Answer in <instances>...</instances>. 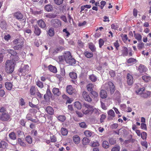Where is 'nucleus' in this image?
Segmentation results:
<instances>
[{"label":"nucleus","instance_id":"1","mask_svg":"<svg viewBox=\"0 0 151 151\" xmlns=\"http://www.w3.org/2000/svg\"><path fill=\"white\" fill-rule=\"evenodd\" d=\"M14 63L12 60H8L5 64V69L6 72L8 73H12L14 70Z\"/></svg>","mask_w":151,"mask_h":151},{"label":"nucleus","instance_id":"2","mask_svg":"<svg viewBox=\"0 0 151 151\" xmlns=\"http://www.w3.org/2000/svg\"><path fill=\"white\" fill-rule=\"evenodd\" d=\"M104 88L108 91H109L111 94H113L115 90V86L111 81L106 83L104 85Z\"/></svg>","mask_w":151,"mask_h":151},{"label":"nucleus","instance_id":"3","mask_svg":"<svg viewBox=\"0 0 151 151\" xmlns=\"http://www.w3.org/2000/svg\"><path fill=\"white\" fill-rule=\"evenodd\" d=\"M64 58L66 63L69 65H73L76 63L75 60L72 58L69 52L68 51L65 54Z\"/></svg>","mask_w":151,"mask_h":151},{"label":"nucleus","instance_id":"4","mask_svg":"<svg viewBox=\"0 0 151 151\" xmlns=\"http://www.w3.org/2000/svg\"><path fill=\"white\" fill-rule=\"evenodd\" d=\"M93 106L89 104L85 103L83 104L82 112L83 114L87 115L92 114V110Z\"/></svg>","mask_w":151,"mask_h":151},{"label":"nucleus","instance_id":"5","mask_svg":"<svg viewBox=\"0 0 151 151\" xmlns=\"http://www.w3.org/2000/svg\"><path fill=\"white\" fill-rule=\"evenodd\" d=\"M24 40L22 39H17L13 41L14 44L16 45L13 47L15 50H20L23 47L24 45Z\"/></svg>","mask_w":151,"mask_h":151},{"label":"nucleus","instance_id":"6","mask_svg":"<svg viewBox=\"0 0 151 151\" xmlns=\"http://www.w3.org/2000/svg\"><path fill=\"white\" fill-rule=\"evenodd\" d=\"M30 70V68L27 65H22L19 68V71L23 76H24L28 73Z\"/></svg>","mask_w":151,"mask_h":151},{"label":"nucleus","instance_id":"7","mask_svg":"<svg viewBox=\"0 0 151 151\" xmlns=\"http://www.w3.org/2000/svg\"><path fill=\"white\" fill-rule=\"evenodd\" d=\"M51 23L52 26L54 28H57L61 26V22L57 19H52L51 21Z\"/></svg>","mask_w":151,"mask_h":151},{"label":"nucleus","instance_id":"8","mask_svg":"<svg viewBox=\"0 0 151 151\" xmlns=\"http://www.w3.org/2000/svg\"><path fill=\"white\" fill-rule=\"evenodd\" d=\"M14 17L19 20H21L22 19L24 22H26V19H23V14L19 12H17L14 13Z\"/></svg>","mask_w":151,"mask_h":151},{"label":"nucleus","instance_id":"9","mask_svg":"<svg viewBox=\"0 0 151 151\" xmlns=\"http://www.w3.org/2000/svg\"><path fill=\"white\" fill-rule=\"evenodd\" d=\"M10 116L8 113H4L0 115V120L2 121H7L10 118Z\"/></svg>","mask_w":151,"mask_h":151},{"label":"nucleus","instance_id":"10","mask_svg":"<svg viewBox=\"0 0 151 151\" xmlns=\"http://www.w3.org/2000/svg\"><path fill=\"white\" fill-rule=\"evenodd\" d=\"M82 96L85 100L88 102L92 101V99L89 96L88 93L86 91H84L82 93Z\"/></svg>","mask_w":151,"mask_h":151},{"label":"nucleus","instance_id":"11","mask_svg":"<svg viewBox=\"0 0 151 151\" xmlns=\"http://www.w3.org/2000/svg\"><path fill=\"white\" fill-rule=\"evenodd\" d=\"M127 83L128 85H131L133 82V76L129 73H128L127 75Z\"/></svg>","mask_w":151,"mask_h":151},{"label":"nucleus","instance_id":"12","mask_svg":"<svg viewBox=\"0 0 151 151\" xmlns=\"http://www.w3.org/2000/svg\"><path fill=\"white\" fill-rule=\"evenodd\" d=\"M147 70V68L144 65L140 64L138 67V70L140 73L146 72Z\"/></svg>","mask_w":151,"mask_h":151},{"label":"nucleus","instance_id":"13","mask_svg":"<svg viewBox=\"0 0 151 151\" xmlns=\"http://www.w3.org/2000/svg\"><path fill=\"white\" fill-rule=\"evenodd\" d=\"M108 115V119L109 120H112L113 118L115 116V114L112 109H110L107 112Z\"/></svg>","mask_w":151,"mask_h":151},{"label":"nucleus","instance_id":"14","mask_svg":"<svg viewBox=\"0 0 151 151\" xmlns=\"http://www.w3.org/2000/svg\"><path fill=\"white\" fill-rule=\"evenodd\" d=\"M38 91V89L37 88L35 87L34 86H32L31 87L30 89V93L31 95L34 96L36 93V92Z\"/></svg>","mask_w":151,"mask_h":151},{"label":"nucleus","instance_id":"15","mask_svg":"<svg viewBox=\"0 0 151 151\" xmlns=\"http://www.w3.org/2000/svg\"><path fill=\"white\" fill-rule=\"evenodd\" d=\"M45 110L47 113L50 115H53L54 113V110L53 108L51 106H47L45 109Z\"/></svg>","mask_w":151,"mask_h":151},{"label":"nucleus","instance_id":"16","mask_svg":"<svg viewBox=\"0 0 151 151\" xmlns=\"http://www.w3.org/2000/svg\"><path fill=\"white\" fill-rule=\"evenodd\" d=\"M122 55L123 56H127L128 54V48L125 47H123V49L121 51Z\"/></svg>","mask_w":151,"mask_h":151},{"label":"nucleus","instance_id":"17","mask_svg":"<svg viewBox=\"0 0 151 151\" xmlns=\"http://www.w3.org/2000/svg\"><path fill=\"white\" fill-rule=\"evenodd\" d=\"M73 141L75 144H78L80 142V138L78 135H74L73 137Z\"/></svg>","mask_w":151,"mask_h":151},{"label":"nucleus","instance_id":"18","mask_svg":"<svg viewBox=\"0 0 151 151\" xmlns=\"http://www.w3.org/2000/svg\"><path fill=\"white\" fill-rule=\"evenodd\" d=\"M52 92L53 94L56 96H59L61 94V92L60 91L59 89L55 87L53 88Z\"/></svg>","mask_w":151,"mask_h":151},{"label":"nucleus","instance_id":"19","mask_svg":"<svg viewBox=\"0 0 151 151\" xmlns=\"http://www.w3.org/2000/svg\"><path fill=\"white\" fill-rule=\"evenodd\" d=\"M114 98L116 99L118 101H120L121 94L118 91H116L114 95Z\"/></svg>","mask_w":151,"mask_h":151},{"label":"nucleus","instance_id":"20","mask_svg":"<svg viewBox=\"0 0 151 151\" xmlns=\"http://www.w3.org/2000/svg\"><path fill=\"white\" fill-rule=\"evenodd\" d=\"M100 96L102 99H104L106 98L107 96L106 92L104 90H101L100 93Z\"/></svg>","mask_w":151,"mask_h":151},{"label":"nucleus","instance_id":"21","mask_svg":"<svg viewBox=\"0 0 151 151\" xmlns=\"http://www.w3.org/2000/svg\"><path fill=\"white\" fill-rule=\"evenodd\" d=\"M45 9L47 12H51L53 10V7L51 4H48L45 6Z\"/></svg>","mask_w":151,"mask_h":151},{"label":"nucleus","instance_id":"22","mask_svg":"<svg viewBox=\"0 0 151 151\" xmlns=\"http://www.w3.org/2000/svg\"><path fill=\"white\" fill-rule=\"evenodd\" d=\"M142 79L145 82L151 81V77L150 76L144 75L142 76Z\"/></svg>","mask_w":151,"mask_h":151},{"label":"nucleus","instance_id":"23","mask_svg":"<svg viewBox=\"0 0 151 151\" xmlns=\"http://www.w3.org/2000/svg\"><path fill=\"white\" fill-rule=\"evenodd\" d=\"M34 33L37 36H39L41 33L40 29L37 26H34Z\"/></svg>","mask_w":151,"mask_h":151},{"label":"nucleus","instance_id":"24","mask_svg":"<svg viewBox=\"0 0 151 151\" xmlns=\"http://www.w3.org/2000/svg\"><path fill=\"white\" fill-rule=\"evenodd\" d=\"M37 23L39 26L41 28H44L46 27L45 22L42 19L37 21Z\"/></svg>","mask_w":151,"mask_h":151},{"label":"nucleus","instance_id":"25","mask_svg":"<svg viewBox=\"0 0 151 151\" xmlns=\"http://www.w3.org/2000/svg\"><path fill=\"white\" fill-rule=\"evenodd\" d=\"M8 145L7 143L5 141H1L0 142V148L5 149L7 147Z\"/></svg>","mask_w":151,"mask_h":151},{"label":"nucleus","instance_id":"26","mask_svg":"<svg viewBox=\"0 0 151 151\" xmlns=\"http://www.w3.org/2000/svg\"><path fill=\"white\" fill-rule=\"evenodd\" d=\"M66 91L69 94H72L73 93V89L72 86L71 85L67 86L66 87Z\"/></svg>","mask_w":151,"mask_h":151},{"label":"nucleus","instance_id":"27","mask_svg":"<svg viewBox=\"0 0 151 151\" xmlns=\"http://www.w3.org/2000/svg\"><path fill=\"white\" fill-rule=\"evenodd\" d=\"M48 69L51 72L53 73H56L57 72L56 68L51 65H50L48 67Z\"/></svg>","mask_w":151,"mask_h":151},{"label":"nucleus","instance_id":"28","mask_svg":"<svg viewBox=\"0 0 151 151\" xmlns=\"http://www.w3.org/2000/svg\"><path fill=\"white\" fill-rule=\"evenodd\" d=\"M17 143L21 146L24 147L26 146V144L24 142L23 140L20 138H18Z\"/></svg>","mask_w":151,"mask_h":151},{"label":"nucleus","instance_id":"29","mask_svg":"<svg viewBox=\"0 0 151 151\" xmlns=\"http://www.w3.org/2000/svg\"><path fill=\"white\" fill-rule=\"evenodd\" d=\"M0 27L3 29H5L7 27V25L5 21H1L0 22Z\"/></svg>","mask_w":151,"mask_h":151},{"label":"nucleus","instance_id":"30","mask_svg":"<svg viewBox=\"0 0 151 151\" xmlns=\"http://www.w3.org/2000/svg\"><path fill=\"white\" fill-rule=\"evenodd\" d=\"M57 119L60 121L64 122L66 119V117L65 115H60L57 117Z\"/></svg>","mask_w":151,"mask_h":151},{"label":"nucleus","instance_id":"31","mask_svg":"<svg viewBox=\"0 0 151 151\" xmlns=\"http://www.w3.org/2000/svg\"><path fill=\"white\" fill-rule=\"evenodd\" d=\"M137 60L135 59L130 58L127 60V62L128 63L134 64L137 63Z\"/></svg>","mask_w":151,"mask_h":151},{"label":"nucleus","instance_id":"32","mask_svg":"<svg viewBox=\"0 0 151 151\" xmlns=\"http://www.w3.org/2000/svg\"><path fill=\"white\" fill-rule=\"evenodd\" d=\"M7 51L9 53L11 54V58L17 54V53L16 51L12 49H8Z\"/></svg>","mask_w":151,"mask_h":151},{"label":"nucleus","instance_id":"33","mask_svg":"<svg viewBox=\"0 0 151 151\" xmlns=\"http://www.w3.org/2000/svg\"><path fill=\"white\" fill-rule=\"evenodd\" d=\"M82 144L84 145H88L90 142L89 139L86 137H85L82 140Z\"/></svg>","mask_w":151,"mask_h":151},{"label":"nucleus","instance_id":"34","mask_svg":"<svg viewBox=\"0 0 151 151\" xmlns=\"http://www.w3.org/2000/svg\"><path fill=\"white\" fill-rule=\"evenodd\" d=\"M5 87L6 89L8 90H11L12 87V84L10 82H6L5 83Z\"/></svg>","mask_w":151,"mask_h":151},{"label":"nucleus","instance_id":"35","mask_svg":"<svg viewBox=\"0 0 151 151\" xmlns=\"http://www.w3.org/2000/svg\"><path fill=\"white\" fill-rule=\"evenodd\" d=\"M75 107L78 109H81L82 108L81 103L79 101H76L74 103Z\"/></svg>","mask_w":151,"mask_h":151},{"label":"nucleus","instance_id":"36","mask_svg":"<svg viewBox=\"0 0 151 151\" xmlns=\"http://www.w3.org/2000/svg\"><path fill=\"white\" fill-rule=\"evenodd\" d=\"M150 95V92L147 91H145L141 95L142 97L143 98H147Z\"/></svg>","mask_w":151,"mask_h":151},{"label":"nucleus","instance_id":"37","mask_svg":"<svg viewBox=\"0 0 151 151\" xmlns=\"http://www.w3.org/2000/svg\"><path fill=\"white\" fill-rule=\"evenodd\" d=\"M70 77L73 79H76L77 78V75L76 73L74 72H70L69 74Z\"/></svg>","mask_w":151,"mask_h":151},{"label":"nucleus","instance_id":"38","mask_svg":"<svg viewBox=\"0 0 151 151\" xmlns=\"http://www.w3.org/2000/svg\"><path fill=\"white\" fill-rule=\"evenodd\" d=\"M47 33L48 34L50 37H52L54 35V31L53 28H50L48 31Z\"/></svg>","mask_w":151,"mask_h":151},{"label":"nucleus","instance_id":"39","mask_svg":"<svg viewBox=\"0 0 151 151\" xmlns=\"http://www.w3.org/2000/svg\"><path fill=\"white\" fill-rule=\"evenodd\" d=\"M102 146L105 149L109 148V143L106 141H104L102 143Z\"/></svg>","mask_w":151,"mask_h":151},{"label":"nucleus","instance_id":"40","mask_svg":"<svg viewBox=\"0 0 151 151\" xmlns=\"http://www.w3.org/2000/svg\"><path fill=\"white\" fill-rule=\"evenodd\" d=\"M94 85L92 83H89L87 86V89L88 91H93V88H94Z\"/></svg>","mask_w":151,"mask_h":151},{"label":"nucleus","instance_id":"41","mask_svg":"<svg viewBox=\"0 0 151 151\" xmlns=\"http://www.w3.org/2000/svg\"><path fill=\"white\" fill-rule=\"evenodd\" d=\"M134 36L135 38L138 41H140L141 40L142 36L140 34L135 33Z\"/></svg>","mask_w":151,"mask_h":151},{"label":"nucleus","instance_id":"42","mask_svg":"<svg viewBox=\"0 0 151 151\" xmlns=\"http://www.w3.org/2000/svg\"><path fill=\"white\" fill-rule=\"evenodd\" d=\"M145 91V88L144 87H143L141 88H140L136 91V92L137 94H138L140 95L141 96L142 93H143V92Z\"/></svg>","mask_w":151,"mask_h":151},{"label":"nucleus","instance_id":"43","mask_svg":"<svg viewBox=\"0 0 151 151\" xmlns=\"http://www.w3.org/2000/svg\"><path fill=\"white\" fill-rule=\"evenodd\" d=\"M9 138L12 140H15L16 139V136L14 132H12L9 134Z\"/></svg>","mask_w":151,"mask_h":151},{"label":"nucleus","instance_id":"44","mask_svg":"<svg viewBox=\"0 0 151 151\" xmlns=\"http://www.w3.org/2000/svg\"><path fill=\"white\" fill-rule=\"evenodd\" d=\"M84 134L87 137H90L91 136L92 132L91 131L89 130H87L84 131Z\"/></svg>","mask_w":151,"mask_h":151},{"label":"nucleus","instance_id":"45","mask_svg":"<svg viewBox=\"0 0 151 151\" xmlns=\"http://www.w3.org/2000/svg\"><path fill=\"white\" fill-rule=\"evenodd\" d=\"M56 16L57 15L53 13H49L45 15V17L47 18L50 19L55 18Z\"/></svg>","mask_w":151,"mask_h":151},{"label":"nucleus","instance_id":"46","mask_svg":"<svg viewBox=\"0 0 151 151\" xmlns=\"http://www.w3.org/2000/svg\"><path fill=\"white\" fill-rule=\"evenodd\" d=\"M85 56L88 58H90L93 57V54L91 52H89L88 51L85 52L84 53Z\"/></svg>","mask_w":151,"mask_h":151},{"label":"nucleus","instance_id":"47","mask_svg":"<svg viewBox=\"0 0 151 151\" xmlns=\"http://www.w3.org/2000/svg\"><path fill=\"white\" fill-rule=\"evenodd\" d=\"M61 133L62 135L65 136L67 134L68 131L66 129L62 128L61 129Z\"/></svg>","mask_w":151,"mask_h":151},{"label":"nucleus","instance_id":"48","mask_svg":"<svg viewBox=\"0 0 151 151\" xmlns=\"http://www.w3.org/2000/svg\"><path fill=\"white\" fill-rule=\"evenodd\" d=\"M91 96L93 98L97 97L98 96L97 92L95 91H91Z\"/></svg>","mask_w":151,"mask_h":151},{"label":"nucleus","instance_id":"49","mask_svg":"<svg viewBox=\"0 0 151 151\" xmlns=\"http://www.w3.org/2000/svg\"><path fill=\"white\" fill-rule=\"evenodd\" d=\"M25 139L26 141L29 144H31L32 142V139L31 137L29 136H27L26 137Z\"/></svg>","mask_w":151,"mask_h":151},{"label":"nucleus","instance_id":"50","mask_svg":"<svg viewBox=\"0 0 151 151\" xmlns=\"http://www.w3.org/2000/svg\"><path fill=\"white\" fill-rule=\"evenodd\" d=\"M109 143L111 145L115 144L116 143V140L113 138H110L109 139Z\"/></svg>","mask_w":151,"mask_h":151},{"label":"nucleus","instance_id":"51","mask_svg":"<svg viewBox=\"0 0 151 151\" xmlns=\"http://www.w3.org/2000/svg\"><path fill=\"white\" fill-rule=\"evenodd\" d=\"M36 85L38 87L41 88H42L43 87V83L39 80H38L36 82Z\"/></svg>","mask_w":151,"mask_h":151},{"label":"nucleus","instance_id":"52","mask_svg":"<svg viewBox=\"0 0 151 151\" xmlns=\"http://www.w3.org/2000/svg\"><path fill=\"white\" fill-rule=\"evenodd\" d=\"M137 47L139 50H141L144 47V43L142 42L138 43L137 45Z\"/></svg>","mask_w":151,"mask_h":151},{"label":"nucleus","instance_id":"53","mask_svg":"<svg viewBox=\"0 0 151 151\" xmlns=\"http://www.w3.org/2000/svg\"><path fill=\"white\" fill-rule=\"evenodd\" d=\"M120 147L119 145H116L112 148L111 151H120Z\"/></svg>","mask_w":151,"mask_h":151},{"label":"nucleus","instance_id":"54","mask_svg":"<svg viewBox=\"0 0 151 151\" xmlns=\"http://www.w3.org/2000/svg\"><path fill=\"white\" fill-rule=\"evenodd\" d=\"M90 79L93 82H95L97 80V78L94 75L92 74L89 76Z\"/></svg>","mask_w":151,"mask_h":151},{"label":"nucleus","instance_id":"55","mask_svg":"<svg viewBox=\"0 0 151 151\" xmlns=\"http://www.w3.org/2000/svg\"><path fill=\"white\" fill-rule=\"evenodd\" d=\"M50 141L52 142H55L57 141L56 137L54 135L50 137Z\"/></svg>","mask_w":151,"mask_h":151},{"label":"nucleus","instance_id":"56","mask_svg":"<svg viewBox=\"0 0 151 151\" xmlns=\"http://www.w3.org/2000/svg\"><path fill=\"white\" fill-rule=\"evenodd\" d=\"M99 146V144L97 141H95L92 143V147H98Z\"/></svg>","mask_w":151,"mask_h":151},{"label":"nucleus","instance_id":"57","mask_svg":"<svg viewBox=\"0 0 151 151\" xmlns=\"http://www.w3.org/2000/svg\"><path fill=\"white\" fill-rule=\"evenodd\" d=\"M104 42L102 39L101 38L99 40V47L101 48L102 46L104 45Z\"/></svg>","mask_w":151,"mask_h":151},{"label":"nucleus","instance_id":"58","mask_svg":"<svg viewBox=\"0 0 151 151\" xmlns=\"http://www.w3.org/2000/svg\"><path fill=\"white\" fill-rule=\"evenodd\" d=\"M64 0H54L55 3L57 5H59L62 4Z\"/></svg>","mask_w":151,"mask_h":151},{"label":"nucleus","instance_id":"59","mask_svg":"<svg viewBox=\"0 0 151 151\" xmlns=\"http://www.w3.org/2000/svg\"><path fill=\"white\" fill-rule=\"evenodd\" d=\"M141 136L142 139H146L147 138V133L146 132H144L141 133Z\"/></svg>","mask_w":151,"mask_h":151},{"label":"nucleus","instance_id":"60","mask_svg":"<svg viewBox=\"0 0 151 151\" xmlns=\"http://www.w3.org/2000/svg\"><path fill=\"white\" fill-rule=\"evenodd\" d=\"M2 53H0V63H1L3 60V56L2 54H5V52H4L5 50L4 49H2Z\"/></svg>","mask_w":151,"mask_h":151},{"label":"nucleus","instance_id":"61","mask_svg":"<svg viewBox=\"0 0 151 151\" xmlns=\"http://www.w3.org/2000/svg\"><path fill=\"white\" fill-rule=\"evenodd\" d=\"M12 60L13 61H14V62L17 61L19 60V58L18 55H17L13 56L12 58H11Z\"/></svg>","mask_w":151,"mask_h":151},{"label":"nucleus","instance_id":"62","mask_svg":"<svg viewBox=\"0 0 151 151\" xmlns=\"http://www.w3.org/2000/svg\"><path fill=\"white\" fill-rule=\"evenodd\" d=\"M89 48L91 49V51L93 52L96 51V48L94 45L93 44L89 45Z\"/></svg>","mask_w":151,"mask_h":151},{"label":"nucleus","instance_id":"63","mask_svg":"<svg viewBox=\"0 0 151 151\" xmlns=\"http://www.w3.org/2000/svg\"><path fill=\"white\" fill-rule=\"evenodd\" d=\"M141 145L144 148L147 149V144L146 141L142 142H141Z\"/></svg>","mask_w":151,"mask_h":151},{"label":"nucleus","instance_id":"64","mask_svg":"<svg viewBox=\"0 0 151 151\" xmlns=\"http://www.w3.org/2000/svg\"><path fill=\"white\" fill-rule=\"evenodd\" d=\"M118 126V124L117 123H114L111 125V127L113 129H116Z\"/></svg>","mask_w":151,"mask_h":151}]
</instances>
